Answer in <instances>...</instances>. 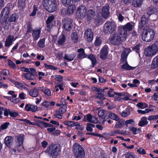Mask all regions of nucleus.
Here are the masks:
<instances>
[{
    "label": "nucleus",
    "instance_id": "obj_1",
    "mask_svg": "<svg viewBox=\"0 0 158 158\" xmlns=\"http://www.w3.org/2000/svg\"><path fill=\"white\" fill-rule=\"evenodd\" d=\"M43 4L46 11L49 13H52L57 10L59 3L56 0H43Z\"/></svg>",
    "mask_w": 158,
    "mask_h": 158
},
{
    "label": "nucleus",
    "instance_id": "obj_2",
    "mask_svg": "<svg viewBox=\"0 0 158 158\" xmlns=\"http://www.w3.org/2000/svg\"><path fill=\"white\" fill-rule=\"evenodd\" d=\"M50 158H56L60 152V147L57 144H52L49 146L45 151Z\"/></svg>",
    "mask_w": 158,
    "mask_h": 158
},
{
    "label": "nucleus",
    "instance_id": "obj_3",
    "mask_svg": "<svg viewBox=\"0 0 158 158\" xmlns=\"http://www.w3.org/2000/svg\"><path fill=\"white\" fill-rule=\"evenodd\" d=\"M155 32L151 29H143L141 35L142 38L143 40L147 42H150L153 40L155 36Z\"/></svg>",
    "mask_w": 158,
    "mask_h": 158
},
{
    "label": "nucleus",
    "instance_id": "obj_4",
    "mask_svg": "<svg viewBox=\"0 0 158 158\" xmlns=\"http://www.w3.org/2000/svg\"><path fill=\"white\" fill-rule=\"evenodd\" d=\"M117 26L116 24L114 22L107 21L104 26V32L106 34H110L115 32Z\"/></svg>",
    "mask_w": 158,
    "mask_h": 158
},
{
    "label": "nucleus",
    "instance_id": "obj_5",
    "mask_svg": "<svg viewBox=\"0 0 158 158\" xmlns=\"http://www.w3.org/2000/svg\"><path fill=\"white\" fill-rule=\"evenodd\" d=\"M87 57L91 61L92 65L90 67L93 68L97 64V61L95 57L92 54L87 55L85 52L82 53H79L77 56V58L78 59H82L83 58Z\"/></svg>",
    "mask_w": 158,
    "mask_h": 158
},
{
    "label": "nucleus",
    "instance_id": "obj_6",
    "mask_svg": "<svg viewBox=\"0 0 158 158\" xmlns=\"http://www.w3.org/2000/svg\"><path fill=\"white\" fill-rule=\"evenodd\" d=\"M30 71L25 73L24 77L27 80L34 81L37 77L36 69L33 68H30Z\"/></svg>",
    "mask_w": 158,
    "mask_h": 158
},
{
    "label": "nucleus",
    "instance_id": "obj_7",
    "mask_svg": "<svg viewBox=\"0 0 158 158\" xmlns=\"http://www.w3.org/2000/svg\"><path fill=\"white\" fill-rule=\"evenodd\" d=\"M87 10V8L85 6L83 5L79 6L76 12L77 16L79 18H84L85 16Z\"/></svg>",
    "mask_w": 158,
    "mask_h": 158
},
{
    "label": "nucleus",
    "instance_id": "obj_8",
    "mask_svg": "<svg viewBox=\"0 0 158 158\" xmlns=\"http://www.w3.org/2000/svg\"><path fill=\"white\" fill-rule=\"evenodd\" d=\"M85 16L87 22L89 23L91 22L96 16L95 10L93 9H89L86 12Z\"/></svg>",
    "mask_w": 158,
    "mask_h": 158
},
{
    "label": "nucleus",
    "instance_id": "obj_9",
    "mask_svg": "<svg viewBox=\"0 0 158 158\" xmlns=\"http://www.w3.org/2000/svg\"><path fill=\"white\" fill-rule=\"evenodd\" d=\"M8 6L7 5L2 9L0 14V16L4 19V20L5 21L7 20L10 10V6Z\"/></svg>",
    "mask_w": 158,
    "mask_h": 158
},
{
    "label": "nucleus",
    "instance_id": "obj_10",
    "mask_svg": "<svg viewBox=\"0 0 158 158\" xmlns=\"http://www.w3.org/2000/svg\"><path fill=\"white\" fill-rule=\"evenodd\" d=\"M62 23L63 24V27L66 31H69L71 30L73 24L71 19L69 18L64 19Z\"/></svg>",
    "mask_w": 158,
    "mask_h": 158
},
{
    "label": "nucleus",
    "instance_id": "obj_11",
    "mask_svg": "<svg viewBox=\"0 0 158 158\" xmlns=\"http://www.w3.org/2000/svg\"><path fill=\"white\" fill-rule=\"evenodd\" d=\"M156 51L151 45H149L145 49L144 54L147 57H152L156 54L157 51Z\"/></svg>",
    "mask_w": 158,
    "mask_h": 158
},
{
    "label": "nucleus",
    "instance_id": "obj_12",
    "mask_svg": "<svg viewBox=\"0 0 158 158\" xmlns=\"http://www.w3.org/2000/svg\"><path fill=\"white\" fill-rule=\"evenodd\" d=\"M110 43L115 46H118L120 44L121 40L116 36L115 34L110 35L109 38Z\"/></svg>",
    "mask_w": 158,
    "mask_h": 158
},
{
    "label": "nucleus",
    "instance_id": "obj_13",
    "mask_svg": "<svg viewBox=\"0 0 158 158\" xmlns=\"http://www.w3.org/2000/svg\"><path fill=\"white\" fill-rule=\"evenodd\" d=\"M108 47L106 45H105L102 48L100 52V58L102 60H106L108 54Z\"/></svg>",
    "mask_w": 158,
    "mask_h": 158
},
{
    "label": "nucleus",
    "instance_id": "obj_14",
    "mask_svg": "<svg viewBox=\"0 0 158 158\" xmlns=\"http://www.w3.org/2000/svg\"><path fill=\"white\" fill-rule=\"evenodd\" d=\"M84 35L85 40L88 42H91L93 39V33L91 29L88 28L84 32Z\"/></svg>",
    "mask_w": 158,
    "mask_h": 158
},
{
    "label": "nucleus",
    "instance_id": "obj_15",
    "mask_svg": "<svg viewBox=\"0 0 158 158\" xmlns=\"http://www.w3.org/2000/svg\"><path fill=\"white\" fill-rule=\"evenodd\" d=\"M15 39L14 35H9L6 38L5 41V46L6 47H10L11 46L13 42L15 41Z\"/></svg>",
    "mask_w": 158,
    "mask_h": 158
},
{
    "label": "nucleus",
    "instance_id": "obj_16",
    "mask_svg": "<svg viewBox=\"0 0 158 158\" xmlns=\"http://www.w3.org/2000/svg\"><path fill=\"white\" fill-rule=\"evenodd\" d=\"M110 7L108 5H106L104 6L102 10V15L104 18H106L109 17L110 12Z\"/></svg>",
    "mask_w": 158,
    "mask_h": 158
},
{
    "label": "nucleus",
    "instance_id": "obj_17",
    "mask_svg": "<svg viewBox=\"0 0 158 158\" xmlns=\"http://www.w3.org/2000/svg\"><path fill=\"white\" fill-rule=\"evenodd\" d=\"M149 21L148 17L144 15H142L140 22H139V27L142 28L148 23Z\"/></svg>",
    "mask_w": 158,
    "mask_h": 158
},
{
    "label": "nucleus",
    "instance_id": "obj_18",
    "mask_svg": "<svg viewBox=\"0 0 158 158\" xmlns=\"http://www.w3.org/2000/svg\"><path fill=\"white\" fill-rule=\"evenodd\" d=\"M127 35V33L121 28L120 31L118 33L117 36L121 40V41L123 42L126 40Z\"/></svg>",
    "mask_w": 158,
    "mask_h": 158
},
{
    "label": "nucleus",
    "instance_id": "obj_19",
    "mask_svg": "<svg viewBox=\"0 0 158 158\" xmlns=\"http://www.w3.org/2000/svg\"><path fill=\"white\" fill-rule=\"evenodd\" d=\"M64 124L66 126L70 127H73L77 126L76 129H80L81 126L78 122H75L73 121H64Z\"/></svg>",
    "mask_w": 158,
    "mask_h": 158
},
{
    "label": "nucleus",
    "instance_id": "obj_20",
    "mask_svg": "<svg viewBox=\"0 0 158 158\" xmlns=\"http://www.w3.org/2000/svg\"><path fill=\"white\" fill-rule=\"evenodd\" d=\"M41 32V28L36 29L33 31L32 36L34 40H37L40 38Z\"/></svg>",
    "mask_w": 158,
    "mask_h": 158
},
{
    "label": "nucleus",
    "instance_id": "obj_21",
    "mask_svg": "<svg viewBox=\"0 0 158 158\" xmlns=\"http://www.w3.org/2000/svg\"><path fill=\"white\" fill-rule=\"evenodd\" d=\"M55 17L52 15L49 16L46 21V27L47 28L51 29L54 25L53 24V21L54 20Z\"/></svg>",
    "mask_w": 158,
    "mask_h": 158
},
{
    "label": "nucleus",
    "instance_id": "obj_22",
    "mask_svg": "<svg viewBox=\"0 0 158 158\" xmlns=\"http://www.w3.org/2000/svg\"><path fill=\"white\" fill-rule=\"evenodd\" d=\"M76 10L75 5L72 4L69 5L66 11V14L67 15H73Z\"/></svg>",
    "mask_w": 158,
    "mask_h": 158
},
{
    "label": "nucleus",
    "instance_id": "obj_23",
    "mask_svg": "<svg viewBox=\"0 0 158 158\" xmlns=\"http://www.w3.org/2000/svg\"><path fill=\"white\" fill-rule=\"evenodd\" d=\"M85 118H86L88 121L89 122L94 123H98V120L96 117L90 114H87L85 116Z\"/></svg>",
    "mask_w": 158,
    "mask_h": 158
},
{
    "label": "nucleus",
    "instance_id": "obj_24",
    "mask_svg": "<svg viewBox=\"0 0 158 158\" xmlns=\"http://www.w3.org/2000/svg\"><path fill=\"white\" fill-rule=\"evenodd\" d=\"M74 153L84 151L83 147L77 143H75L73 147Z\"/></svg>",
    "mask_w": 158,
    "mask_h": 158
},
{
    "label": "nucleus",
    "instance_id": "obj_25",
    "mask_svg": "<svg viewBox=\"0 0 158 158\" xmlns=\"http://www.w3.org/2000/svg\"><path fill=\"white\" fill-rule=\"evenodd\" d=\"M109 117L108 115H105L104 117V120L103 122V123H104L105 121H106L107 119L106 118H110L113 119L114 120H115V121H118L119 120V118L116 115V114L113 113H109Z\"/></svg>",
    "mask_w": 158,
    "mask_h": 158
},
{
    "label": "nucleus",
    "instance_id": "obj_26",
    "mask_svg": "<svg viewBox=\"0 0 158 158\" xmlns=\"http://www.w3.org/2000/svg\"><path fill=\"white\" fill-rule=\"evenodd\" d=\"M132 22H129L127 23L121 28L126 33H127V31H131L132 29Z\"/></svg>",
    "mask_w": 158,
    "mask_h": 158
},
{
    "label": "nucleus",
    "instance_id": "obj_27",
    "mask_svg": "<svg viewBox=\"0 0 158 158\" xmlns=\"http://www.w3.org/2000/svg\"><path fill=\"white\" fill-rule=\"evenodd\" d=\"M66 111V109H57L56 111L54 116L56 118L61 119L62 117V114H64Z\"/></svg>",
    "mask_w": 158,
    "mask_h": 158
},
{
    "label": "nucleus",
    "instance_id": "obj_28",
    "mask_svg": "<svg viewBox=\"0 0 158 158\" xmlns=\"http://www.w3.org/2000/svg\"><path fill=\"white\" fill-rule=\"evenodd\" d=\"M142 3L143 0H132L131 5L135 7H139Z\"/></svg>",
    "mask_w": 158,
    "mask_h": 158
},
{
    "label": "nucleus",
    "instance_id": "obj_29",
    "mask_svg": "<svg viewBox=\"0 0 158 158\" xmlns=\"http://www.w3.org/2000/svg\"><path fill=\"white\" fill-rule=\"evenodd\" d=\"M66 41V37L65 35L61 34L58 37L57 41L58 44L60 45H63Z\"/></svg>",
    "mask_w": 158,
    "mask_h": 158
},
{
    "label": "nucleus",
    "instance_id": "obj_30",
    "mask_svg": "<svg viewBox=\"0 0 158 158\" xmlns=\"http://www.w3.org/2000/svg\"><path fill=\"white\" fill-rule=\"evenodd\" d=\"M29 95L33 97H37L39 95L38 89L36 88H34L31 89L29 92Z\"/></svg>",
    "mask_w": 158,
    "mask_h": 158
},
{
    "label": "nucleus",
    "instance_id": "obj_31",
    "mask_svg": "<svg viewBox=\"0 0 158 158\" xmlns=\"http://www.w3.org/2000/svg\"><path fill=\"white\" fill-rule=\"evenodd\" d=\"M148 123L147 118L146 117H143L139 121L138 125L139 126L143 127L147 125Z\"/></svg>",
    "mask_w": 158,
    "mask_h": 158
},
{
    "label": "nucleus",
    "instance_id": "obj_32",
    "mask_svg": "<svg viewBox=\"0 0 158 158\" xmlns=\"http://www.w3.org/2000/svg\"><path fill=\"white\" fill-rule=\"evenodd\" d=\"M24 139V136L23 135H21L17 137V139L16 141L17 145L19 146H21L22 148H23V147L21 146L22 145Z\"/></svg>",
    "mask_w": 158,
    "mask_h": 158
},
{
    "label": "nucleus",
    "instance_id": "obj_33",
    "mask_svg": "<svg viewBox=\"0 0 158 158\" xmlns=\"http://www.w3.org/2000/svg\"><path fill=\"white\" fill-rule=\"evenodd\" d=\"M13 141V139L10 136H7L5 139V143L8 147H10L12 144Z\"/></svg>",
    "mask_w": 158,
    "mask_h": 158
},
{
    "label": "nucleus",
    "instance_id": "obj_34",
    "mask_svg": "<svg viewBox=\"0 0 158 158\" xmlns=\"http://www.w3.org/2000/svg\"><path fill=\"white\" fill-rule=\"evenodd\" d=\"M136 67H133L129 65L127 61H126L125 63L123 64L121 66V68L123 69H125L127 70H133Z\"/></svg>",
    "mask_w": 158,
    "mask_h": 158
},
{
    "label": "nucleus",
    "instance_id": "obj_35",
    "mask_svg": "<svg viewBox=\"0 0 158 158\" xmlns=\"http://www.w3.org/2000/svg\"><path fill=\"white\" fill-rule=\"evenodd\" d=\"M18 15L15 13L12 14L10 17L8 18V22L10 23L12 22H15L18 19Z\"/></svg>",
    "mask_w": 158,
    "mask_h": 158
},
{
    "label": "nucleus",
    "instance_id": "obj_36",
    "mask_svg": "<svg viewBox=\"0 0 158 158\" xmlns=\"http://www.w3.org/2000/svg\"><path fill=\"white\" fill-rule=\"evenodd\" d=\"M55 104V102H54L52 101L49 102L48 101H45L42 104V105L44 106L45 108H49L51 106H54Z\"/></svg>",
    "mask_w": 158,
    "mask_h": 158
},
{
    "label": "nucleus",
    "instance_id": "obj_37",
    "mask_svg": "<svg viewBox=\"0 0 158 158\" xmlns=\"http://www.w3.org/2000/svg\"><path fill=\"white\" fill-rule=\"evenodd\" d=\"M118 122H116L115 126L114 127L116 128H121L124 126V124L125 120L123 119L119 120L117 121Z\"/></svg>",
    "mask_w": 158,
    "mask_h": 158
},
{
    "label": "nucleus",
    "instance_id": "obj_38",
    "mask_svg": "<svg viewBox=\"0 0 158 158\" xmlns=\"http://www.w3.org/2000/svg\"><path fill=\"white\" fill-rule=\"evenodd\" d=\"M151 68L156 69L158 67V56L155 57L152 61L151 65Z\"/></svg>",
    "mask_w": 158,
    "mask_h": 158
},
{
    "label": "nucleus",
    "instance_id": "obj_39",
    "mask_svg": "<svg viewBox=\"0 0 158 158\" xmlns=\"http://www.w3.org/2000/svg\"><path fill=\"white\" fill-rule=\"evenodd\" d=\"M141 46V44L140 43L137 44H136L134 46H132L131 48L132 49V51H135L136 53H138L140 55V47Z\"/></svg>",
    "mask_w": 158,
    "mask_h": 158
},
{
    "label": "nucleus",
    "instance_id": "obj_40",
    "mask_svg": "<svg viewBox=\"0 0 158 158\" xmlns=\"http://www.w3.org/2000/svg\"><path fill=\"white\" fill-rule=\"evenodd\" d=\"M156 8H154V7H148V8L147 14L149 16H150L151 15L154 14L156 12Z\"/></svg>",
    "mask_w": 158,
    "mask_h": 158
},
{
    "label": "nucleus",
    "instance_id": "obj_41",
    "mask_svg": "<svg viewBox=\"0 0 158 158\" xmlns=\"http://www.w3.org/2000/svg\"><path fill=\"white\" fill-rule=\"evenodd\" d=\"M128 129L134 135L138 134L141 131L140 129L133 126L129 127Z\"/></svg>",
    "mask_w": 158,
    "mask_h": 158
},
{
    "label": "nucleus",
    "instance_id": "obj_42",
    "mask_svg": "<svg viewBox=\"0 0 158 158\" xmlns=\"http://www.w3.org/2000/svg\"><path fill=\"white\" fill-rule=\"evenodd\" d=\"M26 27L27 30L26 31V34H27L29 33H31L33 31V30L32 27V24L30 21H28L27 23Z\"/></svg>",
    "mask_w": 158,
    "mask_h": 158
},
{
    "label": "nucleus",
    "instance_id": "obj_43",
    "mask_svg": "<svg viewBox=\"0 0 158 158\" xmlns=\"http://www.w3.org/2000/svg\"><path fill=\"white\" fill-rule=\"evenodd\" d=\"M76 158H84L85 153L84 151L74 153Z\"/></svg>",
    "mask_w": 158,
    "mask_h": 158
},
{
    "label": "nucleus",
    "instance_id": "obj_44",
    "mask_svg": "<svg viewBox=\"0 0 158 158\" xmlns=\"http://www.w3.org/2000/svg\"><path fill=\"white\" fill-rule=\"evenodd\" d=\"M14 82H15L14 83V85L18 88L20 89H25L26 88V87L23 83L18 81H14Z\"/></svg>",
    "mask_w": 158,
    "mask_h": 158
},
{
    "label": "nucleus",
    "instance_id": "obj_45",
    "mask_svg": "<svg viewBox=\"0 0 158 158\" xmlns=\"http://www.w3.org/2000/svg\"><path fill=\"white\" fill-rule=\"evenodd\" d=\"M45 38H43L39 40L38 43V45L39 47L43 48L45 47Z\"/></svg>",
    "mask_w": 158,
    "mask_h": 158
},
{
    "label": "nucleus",
    "instance_id": "obj_46",
    "mask_svg": "<svg viewBox=\"0 0 158 158\" xmlns=\"http://www.w3.org/2000/svg\"><path fill=\"white\" fill-rule=\"evenodd\" d=\"M44 67L47 69L53 70H57L58 69L57 67H56L52 65L48 64L46 63H44Z\"/></svg>",
    "mask_w": 158,
    "mask_h": 158
},
{
    "label": "nucleus",
    "instance_id": "obj_47",
    "mask_svg": "<svg viewBox=\"0 0 158 158\" xmlns=\"http://www.w3.org/2000/svg\"><path fill=\"white\" fill-rule=\"evenodd\" d=\"M75 56L76 54H74L70 55L69 56L70 58H69L67 55L66 54H65L64 57V60L70 61L73 60L74 59Z\"/></svg>",
    "mask_w": 158,
    "mask_h": 158
},
{
    "label": "nucleus",
    "instance_id": "obj_48",
    "mask_svg": "<svg viewBox=\"0 0 158 158\" xmlns=\"http://www.w3.org/2000/svg\"><path fill=\"white\" fill-rule=\"evenodd\" d=\"M136 106L140 109H144L148 106V105L147 103L141 102L138 103Z\"/></svg>",
    "mask_w": 158,
    "mask_h": 158
},
{
    "label": "nucleus",
    "instance_id": "obj_49",
    "mask_svg": "<svg viewBox=\"0 0 158 158\" xmlns=\"http://www.w3.org/2000/svg\"><path fill=\"white\" fill-rule=\"evenodd\" d=\"M72 39L74 43H76L77 41L78 35L76 32H73L72 34Z\"/></svg>",
    "mask_w": 158,
    "mask_h": 158
},
{
    "label": "nucleus",
    "instance_id": "obj_50",
    "mask_svg": "<svg viewBox=\"0 0 158 158\" xmlns=\"http://www.w3.org/2000/svg\"><path fill=\"white\" fill-rule=\"evenodd\" d=\"M46 126L48 127L47 128V130L49 132H52L56 130V128L51 124H47V125Z\"/></svg>",
    "mask_w": 158,
    "mask_h": 158
},
{
    "label": "nucleus",
    "instance_id": "obj_51",
    "mask_svg": "<svg viewBox=\"0 0 158 158\" xmlns=\"http://www.w3.org/2000/svg\"><path fill=\"white\" fill-rule=\"evenodd\" d=\"M18 5L19 7L24 8L26 6L25 0H18Z\"/></svg>",
    "mask_w": 158,
    "mask_h": 158
},
{
    "label": "nucleus",
    "instance_id": "obj_52",
    "mask_svg": "<svg viewBox=\"0 0 158 158\" xmlns=\"http://www.w3.org/2000/svg\"><path fill=\"white\" fill-rule=\"evenodd\" d=\"M102 44V40L98 37H97L96 38L94 43V45L96 47H98L100 46Z\"/></svg>",
    "mask_w": 158,
    "mask_h": 158
},
{
    "label": "nucleus",
    "instance_id": "obj_53",
    "mask_svg": "<svg viewBox=\"0 0 158 158\" xmlns=\"http://www.w3.org/2000/svg\"><path fill=\"white\" fill-rule=\"evenodd\" d=\"M95 96L101 100H104L106 98L104 96V94L96 93L95 94Z\"/></svg>",
    "mask_w": 158,
    "mask_h": 158
},
{
    "label": "nucleus",
    "instance_id": "obj_54",
    "mask_svg": "<svg viewBox=\"0 0 158 158\" xmlns=\"http://www.w3.org/2000/svg\"><path fill=\"white\" fill-rule=\"evenodd\" d=\"M152 111V109H145L144 110H141L139 109L137 110V112L139 114H144L148 113Z\"/></svg>",
    "mask_w": 158,
    "mask_h": 158
},
{
    "label": "nucleus",
    "instance_id": "obj_55",
    "mask_svg": "<svg viewBox=\"0 0 158 158\" xmlns=\"http://www.w3.org/2000/svg\"><path fill=\"white\" fill-rule=\"evenodd\" d=\"M130 114V111L129 110L125 109L121 113V114L123 117H127Z\"/></svg>",
    "mask_w": 158,
    "mask_h": 158
},
{
    "label": "nucleus",
    "instance_id": "obj_56",
    "mask_svg": "<svg viewBox=\"0 0 158 158\" xmlns=\"http://www.w3.org/2000/svg\"><path fill=\"white\" fill-rule=\"evenodd\" d=\"M95 127V125L91 123H87V124L86 130L87 131L91 132L93 131V127Z\"/></svg>",
    "mask_w": 158,
    "mask_h": 158
},
{
    "label": "nucleus",
    "instance_id": "obj_57",
    "mask_svg": "<svg viewBox=\"0 0 158 158\" xmlns=\"http://www.w3.org/2000/svg\"><path fill=\"white\" fill-rule=\"evenodd\" d=\"M8 65L9 66L13 69H16V68L15 64L12 60L10 59H8Z\"/></svg>",
    "mask_w": 158,
    "mask_h": 158
},
{
    "label": "nucleus",
    "instance_id": "obj_58",
    "mask_svg": "<svg viewBox=\"0 0 158 158\" xmlns=\"http://www.w3.org/2000/svg\"><path fill=\"white\" fill-rule=\"evenodd\" d=\"M33 9L32 13L30 14V16H34L36 15V12L38 10L36 6L35 5L33 6Z\"/></svg>",
    "mask_w": 158,
    "mask_h": 158
},
{
    "label": "nucleus",
    "instance_id": "obj_59",
    "mask_svg": "<svg viewBox=\"0 0 158 158\" xmlns=\"http://www.w3.org/2000/svg\"><path fill=\"white\" fill-rule=\"evenodd\" d=\"M118 134V130H116L112 131L110 132L106 133H104L105 135H108L109 136H113Z\"/></svg>",
    "mask_w": 158,
    "mask_h": 158
},
{
    "label": "nucleus",
    "instance_id": "obj_60",
    "mask_svg": "<svg viewBox=\"0 0 158 158\" xmlns=\"http://www.w3.org/2000/svg\"><path fill=\"white\" fill-rule=\"evenodd\" d=\"M108 114L107 112L104 109L101 110L98 112V115L99 117H102L104 115Z\"/></svg>",
    "mask_w": 158,
    "mask_h": 158
},
{
    "label": "nucleus",
    "instance_id": "obj_61",
    "mask_svg": "<svg viewBox=\"0 0 158 158\" xmlns=\"http://www.w3.org/2000/svg\"><path fill=\"white\" fill-rule=\"evenodd\" d=\"M102 19L100 15H97L95 18V22L98 24L102 23Z\"/></svg>",
    "mask_w": 158,
    "mask_h": 158
},
{
    "label": "nucleus",
    "instance_id": "obj_62",
    "mask_svg": "<svg viewBox=\"0 0 158 158\" xmlns=\"http://www.w3.org/2000/svg\"><path fill=\"white\" fill-rule=\"evenodd\" d=\"M126 158H135V155L132 152H128L125 154Z\"/></svg>",
    "mask_w": 158,
    "mask_h": 158
},
{
    "label": "nucleus",
    "instance_id": "obj_63",
    "mask_svg": "<svg viewBox=\"0 0 158 158\" xmlns=\"http://www.w3.org/2000/svg\"><path fill=\"white\" fill-rule=\"evenodd\" d=\"M125 125L127 126L128 125L131 124L132 125H134L135 123V121L132 119H129L126 121L124 122Z\"/></svg>",
    "mask_w": 158,
    "mask_h": 158
},
{
    "label": "nucleus",
    "instance_id": "obj_64",
    "mask_svg": "<svg viewBox=\"0 0 158 158\" xmlns=\"http://www.w3.org/2000/svg\"><path fill=\"white\" fill-rule=\"evenodd\" d=\"M151 46L154 49V50L157 52L158 48V40H156Z\"/></svg>",
    "mask_w": 158,
    "mask_h": 158
}]
</instances>
